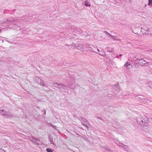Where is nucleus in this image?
<instances>
[{"instance_id": "7", "label": "nucleus", "mask_w": 152, "mask_h": 152, "mask_svg": "<svg viewBox=\"0 0 152 152\" xmlns=\"http://www.w3.org/2000/svg\"><path fill=\"white\" fill-rule=\"evenodd\" d=\"M140 34H148L149 29H148L146 26L143 25L142 27H140Z\"/></svg>"}, {"instance_id": "38", "label": "nucleus", "mask_w": 152, "mask_h": 152, "mask_svg": "<svg viewBox=\"0 0 152 152\" xmlns=\"http://www.w3.org/2000/svg\"><path fill=\"white\" fill-rule=\"evenodd\" d=\"M116 58H119V56H117L116 57Z\"/></svg>"}, {"instance_id": "21", "label": "nucleus", "mask_w": 152, "mask_h": 152, "mask_svg": "<svg viewBox=\"0 0 152 152\" xmlns=\"http://www.w3.org/2000/svg\"><path fill=\"white\" fill-rule=\"evenodd\" d=\"M49 140L50 142L53 145L54 144V142L53 140V138L52 137H51V136L49 137Z\"/></svg>"}, {"instance_id": "1", "label": "nucleus", "mask_w": 152, "mask_h": 152, "mask_svg": "<svg viewBox=\"0 0 152 152\" xmlns=\"http://www.w3.org/2000/svg\"><path fill=\"white\" fill-rule=\"evenodd\" d=\"M136 121L140 128H143L148 126V118L145 116H139L136 118Z\"/></svg>"}, {"instance_id": "8", "label": "nucleus", "mask_w": 152, "mask_h": 152, "mask_svg": "<svg viewBox=\"0 0 152 152\" xmlns=\"http://www.w3.org/2000/svg\"><path fill=\"white\" fill-rule=\"evenodd\" d=\"M0 113L2 115H5L7 118H11L12 117V114L10 112H8L3 109L0 110Z\"/></svg>"}, {"instance_id": "2", "label": "nucleus", "mask_w": 152, "mask_h": 152, "mask_svg": "<svg viewBox=\"0 0 152 152\" xmlns=\"http://www.w3.org/2000/svg\"><path fill=\"white\" fill-rule=\"evenodd\" d=\"M21 20L18 19L17 18L12 17L7 20L6 21L4 22L5 24H7V25L10 26V24L13 22V25L12 26L9 27L11 28L15 29L18 27H16L18 26L19 27V25L21 22Z\"/></svg>"}, {"instance_id": "30", "label": "nucleus", "mask_w": 152, "mask_h": 152, "mask_svg": "<svg viewBox=\"0 0 152 152\" xmlns=\"http://www.w3.org/2000/svg\"><path fill=\"white\" fill-rule=\"evenodd\" d=\"M150 33L152 35V28L149 29V31Z\"/></svg>"}, {"instance_id": "33", "label": "nucleus", "mask_w": 152, "mask_h": 152, "mask_svg": "<svg viewBox=\"0 0 152 152\" xmlns=\"http://www.w3.org/2000/svg\"><path fill=\"white\" fill-rule=\"evenodd\" d=\"M84 119V120H83V121H84L87 122V120L86 119Z\"/></svg>"}, {"instance_id": "37", "label": "nucleus", "mask_w": 152, "mask_h": 152, "mask_svg": "<svg viewBox=\"0 0 152 152\" xmlns=\"http://www.w3.org/2000/svg\"><path fill=\"white\" fill-rule=\"evenodd\" d=\"M132 0H129V1H130V2H131V1H132Z\"/></svg>"}, {"instance_id": "22", "label": "nucleus", "mask_w": 152, "mask_h": 152, "mask_svg": "<svg viewBox=\"0 0 152 152\" xmlns=\"http://www.w3.org/2000/svg\"><path fill=\"white\" fill-rule=\"evenodd\" d=\"M85 5L86 6H91V4L89 3V2L88 1H85Z\"/></svg>"}, {"instance_id": "27", "label": "nucleus", "mask_w": 152, "mask_h": 152, "mask_svg": "<svg viewBox=\"0 0 152 152\" xmlns=\"http://www.w3.org/2000/svg\"><path fill=\"white\" fill-rule=\"evenodd\" d=\"M152 3V0H149L148 3V5H150Z\"/></svg>"}, {"instance_id": "17", "label": "nucleus", "mask_w": 152, "mask_h": 152, "mask_svg": "<svg viewBox=\"0 0 152 152\" xmlns=\"http://www.w3.org/2000/svg\"><path fill=\"white\" fill-rule=\"evenodd\" d=\"M135 58L139 60L142 58H143V57H142V56L140 54H137Z\"/></svg>"}, {"instance_id": "3", "label": "nucleus", "mask_w": 152, "mask_h": 152, "mask_svg": "<svg viewBox=\"0 0 152 152\" xmlns=\"http://www.w3.org/2000/svg\"><path fill=\"white\" fill-rule=\"evenodd\" d=\"M69 46L72 47V48H76L83 51V45L81 42H78L76 44L72 43L71 44L69 45Z\"/></svg>"}, {"instance_id": "19", "label": "nucleus", "mask_w": 152, "mask_h": 152, "mask_svg": "<svg viewBox=\"0 0 152 152\" xmlns=\"http://www.w3.org/2000/svg\"><path fill=\"white\" fill-rule=\"evenodd\" d=\"M107 51L110 52H113L114 51V49L110 47H107L106 48Z\"/></svg>"}, {"instance_id": "12", "label": "nucleus", "mask_w": 152, "mask_h": 152, "mask_svg": "<svg viewBox=\"0 0 152 152\" xmlns=\"http://www.w3.org/2000/svg\"><path fill=\"white\" fill-rule=\"evenodd\" d=\"M31 140L33 142H35V143L37 145H39L42 144L41 141L39 140L38 139H35L34 138H32V139H31Z\"/></svg>"}, {"instance_id": "5", "label": "nucleus", "mask_w": 152, "mask_h": 152, "mask_svg": "<svg viewBox=\"0 0 152 152\" xmlns=\"http://www.w3.org/2000/svg\"><path fill=\"white\" fill-rule=\"evenodd\" d=\"M33 79L36 83L41 86H44L46 85L44 81L42 80L40 78L37 76L34 77Z\"/></svg>"}, {"instance_id": "31", "label": "nucleus", "mask_w": 152, "mask_h": 152, "mask_svg": "<svg viewBox=\"0 0 152 152\" xmlns=\"http://www.w3.org/2000/svg\"><path fill=\"white\" fill-rule=\"evenodd\" d=\"M104 33H105V34H106V35L108 33L107 32V31H104Z\"/></svg>"}, {"instance_id": "15", "label": "nucleus", "mask_w": 152, "mask_h": 152, "mask_svg": "<svg viewBox=\"0 0 152 152\" xmlns=\"http://www.w3.org/2000/svg\"><path fill=\"white\" fill-rule=\"evenodd\" d=\"M102 148H103L104 149H105L106 150L109 152H114L113 151L111 150L110 148L108 147L106 145L103 146V147H102Z\"/></svg>"}, {"instance_id": "36", "label": "nucleus", "mask_w": 152, "mask_h": 152, "mask_svg": "<svg viewBox=\"0 0 152 152\" xmlns=\"http://www.w3.org/2000/svg\"><path fill=\"white\" fill-rule=\"evenodd\" d=\"M75 79H74V80H72V82H75Z\"/></svg>"}, {"instance_id": "34", "label": "nucleus", "mask_w": 152, "mask_h": 152, "mask_svg": "<svg viewBox=\"0 0 152 152\" xmlns=\"http://www.w3.org/2000/svg\"><path fill=\"white\" fill-rule=\"evenodd\" d=\"M68 87H70V88H71V86H70V85H69V86H68Z\"/></svg>"}, {"instance_id": "18", "label": "nucleus", "mask_w": 152, "mask_h": 152, "mask_svg": "<svg viewBox=\"0 0 152 152\" xmlns=\"http://www.w3.org/2000/svg\"><path fill=\"white\" fill-rule=\"evenodd\" d=\"M91 46V47H92V49H94V50L95 51L96 50L97 47H95L94 46H93L92 45H86V47L87 48H88V50H89V49H90V47Z\"/></svg>"}, {"instance_id": "16", "label": "nucleus", "mask_w": 152, "mask_h": 152, "mask_svg": "<svg viewBox=\"0 0 152 152\" xmlns=\"http://www.w3.org/2000/svg\"><path fill=\"white\" fill-rule=\"evenodd\" d=\"M90 49H89V50H91V51H93V52H94L97 54H99L100 53V51L98 49V48H97V52H96V51H95L94 50V49H93L92 48V47H91V46L90 47Z\"/></svg>"}, {"instance_id": "4", "label": "nucleus", "mask_w": 152, "mask_h": 152, "mask_svg": "<svg viewBox=\"0 0 152 152\" xmlns=\"http://www.w3.org/2000/svg\"><path fill=\"white\" fill-rule=\"evenodd\" d=\"M135 99L140 102L143 103H148L150 102V100H148L144 98L143 96L141 95L136 96Z\"/></svg>"}, {"instance_id": "10", "label": "nucleus", "mask_w": 152, "mask_h": 152, "mask_svg": "<svg viewBox=\"0 0 152 152\" xmlns=\"http://www.w3.org/2000/svg\"><path fill=\"white\" fill-rule=\"evenodd\" d=\"M119 146L123 147L125 150H127L128 148L126 145H125L122 142H119L116 143Z\"/></svg>"}, {"instance_id": "13", "label": "nucleus", "mask_w": 152, "mask_h": 152, "mask_svg": "<svg viewBox=\"0 0 152 152\" xmlns=\"http://www.w3.org/2000/svg\"><path fill=\"white\" fill-rule=\"evenodd\" d=\"M62 87L60 88L62 91L67 92L68 91L67 87L66 86H64L62 84Z\"/></svg>"}, {"instance_id": "23", "label": "nucleus", "mask_w": 152, "mask_h": 152, "mask_svg": "<svg viewBox=\"0 0 152 152\" xmlns=\"http://www.w3.org/2000/svg\"><path fill=\"white\" fill-rule=\"evenodd\" d=\"M99 54L103 56H106V53L104 51H101Z\"/></svg>"}, {"instance_id": "14", "label": "nucleus", "mask_w": 152, "mask_h": 152, "mask_svg": "<svg viewBox=\"0 0 152 152\" xmlns=\"http://www.w3.org/2000/svg\"><path fill=\"white\" fill-rule=\"evenodd\" d=\"M53 84L55 87H58L59 88H60L61 87H62V84L61 83H57L55 82L53 83Z\"/></svg>"}, {"instance_id": "6", "label": "nucleus", "mask_w": 152, "mask_h": 152, "mask_svg": "<svg viewBox=\"0 0 152 152\" xmlns=\"http://www.w3.org/2000/svg\"><path fill=\"white\" fill-rule=\"evenodd\" d=\"M147 61L142 58L140 60L138 61V63L140 66H143L144 65H147V64L151 62V61L148 59H147Z\"/></svg>"}, {"instance_id": "39", "label": "nucleus", "mask_w": 152, "mask_h": 152, "mask_svg": "<svg viewBox=\"0 0 152 152\" xmlns=\"http://www.w3.org/2000/svg\"><path fill=\"white\" fill-rule=\"evenodd\" d=\"M45 111V113H44L45 114V112H46V111H45V110H44Z\"/></svg>"}, {"instance_id": "32", "label": "nucleus", "mask_w": 152, "mask_h": 152, "mask_svg": "<svg viewBox=\"0 0 152 152\" xmlns=\"http://www.w3.org/2000/svg\"><path fill=\"white\" fill-rule=\"evenodd\" d=\"M82 124L83 125H84V126H86L87 128H88V126H87L86 125H85V124Z\"/></svg>"}, {"instance_id": "20", "label": "nucleus", "mask_w": 152, "mask_h": 152, "mask_svg": "<svg viewBox=\"0 0 152 152\" xmlns=\"http://www.w3.org/2000/svg\"><path fill=\"white\" fill-rule=\"evenodd\" d=\"M131 65V64L128 62H127L126 64H125L124 65V66L125 67H126L127 69H129V68L128 67L130 65Z\"/></svg>"}, {"instance_id": "26", "label": "nucleus", "mask_w": 152, "mask_h": 152, "mask_svg": "<svg viewBox=\"0 0 152 152\" xmlns=\"http://www.w3.org/2000/svg\"><path fill=\"white\" fill-rule=\"evenodd\" d=\"M51 126L52 127H53V128H54L55 129H56V130H57L58 129H57V127L55 126H54V125H53L52 124H51Z\"/></svg>"}, {"instance_id": "9", "label": "nucleus", "mask_w": 152, "mask_h": 152, "mask_svg": "<svg viewBox=\"0 0 152 152\" xmlns=\"http://www.w3.org/2000/svg\"><path fill=\"white\" fill-rule=\"evenodd\" d=\"M132 31L135 34H140V28L139 27H135L132 29Z\"/></svg>"}, {"instance_id": "24", "label": "nucleus", "mask_w": 152, "mask_h": 152, "mask_svg": "<svg viewBox=\"0 0 152 152\" xmlns=\"http://www.w3.org/2000/svg\"><path fill=\"white\" fill-rule=\"evenodd\" d=\"M111 38L114 40L117 41L119 40V39L117 38L115 36H113L112 35V37H111Z\"/></svg>"}, {"instance_id": "25", "label": "nucleus", "mask_w": 152, "mask_h": 152, "mask_svg": "<svg viewBox=\"0 0 152 152\" xmlns=\"http://www.w3.org/2000/svg\"><path fill=\"white\" fill-rule=\"evenodd\" d=\"M46 151L47 152H53V151L50 148H47Z\"/></svg>"}, {"instance_id": "11", "label": "nucleus", "mask_w": 152, "mask_h": 152, "mask_svg": "<svg viewBox=\"0 0 152 152\" xmlns=\"http://www.w3.org/2000/svg\"><path fill=\"white\" fill-rule=\"evenodd\" d=\"M113 88L115 91L117 92L119 91L120 90L119 86L118 83L116 84L113 85Z\"/></svg>"}, {"instance_id": "28", "label": "nucleus", "mask_w": 152, "mask_h": 152, "mask_svg": "<svg viewBox=\"0 0 152 152\" xmlns=\"http://www.w3.org/2000/svg\"><path fill=\"white\" fill-rule=\"evenodd\" d=\"M148 85L150 87H152V82L150 81L148 83Z\"/></svg>"}, {"instance_id": "29", "label": "nucleus", "mask_w": 152, "mask_h": 152, "mask_svg": "<svg viewBox=\"0 0 152 152\" xmlns=\"http://www.w3.org/2000/svg\"><path fill=\"white\" fill-rule=\"evenodd\" d=\"M106 35L109 38L111 37H112V35L109 33L107 34Z\"/></svg>"}, {"instance_id": "35", "label": "nucleus", "mask_w": 152, "mask_h": 152, "mask_svg": "<svg viewBox=\"0 0 152 152\" xmlns=\"http://www.w3.org/2000/svg\"><path fill=\"white\" fill-rule=\"evenodd\" d=\"M122 56V54H120L119 55V56Z\"/></svg>"}]
</instances>
